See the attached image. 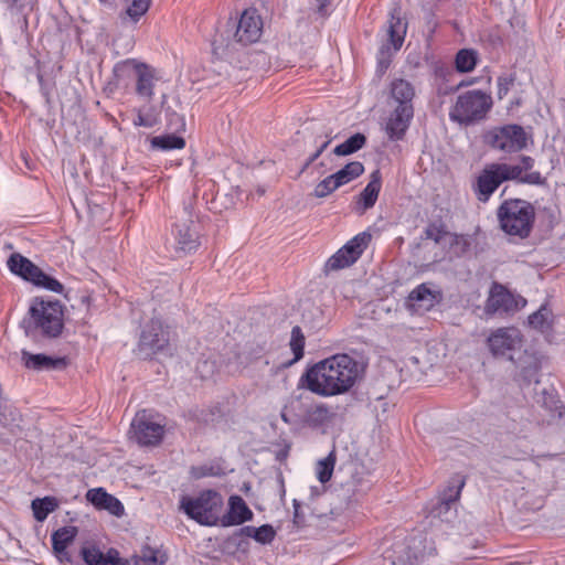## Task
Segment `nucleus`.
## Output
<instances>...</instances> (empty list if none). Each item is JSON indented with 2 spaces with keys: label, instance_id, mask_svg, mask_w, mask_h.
Listing matches in <instances>:
<instances>
[{
  "label": "nucleus",
  "instance_id": "obj_28",
  "mask_svg": "<svg viewBox=\"0 0 565 565\" xmlns=\"http://www.w3.org/2000/svg\"><path fill=\"white\" fill-rule=\"evenodd\" d=\"M77 534V530L74 526H65L57 530L52 535V545L57 557L63 559H68V555L66 548L68 544L75 539Z\"/></svg>",
  "mask_w": 565,
  "mask_h": 565
},
{
  "label": "nucleus",
  "instance_id": "obj_31",
  "mask_svg": "<svg viewBox=\"0 0 565 565\" xmlns=\"http://www.w3.org/2000/svg\"><path fill=\"white\" fill-rule=\"evenodd\" d=\"M363 171L364 167L361 162L352 161L338 172L333 173V175L335 177L338 183L341 186L360 177L363 173Z\"/></svg>",
  "mask_w": 565,
  "mask_h": 565
},
{
  "label": "nucleus",
  "instance_id": "obj_1",
  "mask_svg": "<svg viewBox=\"0 0 565 565\" xmlns=\"http://www.w3.org/2000/svg\"><path fill=\"white\" fill-rule=\"evenodd\" d=\"M362 373V366L354 358L338 353L315 363L306 371L302 381L311 393L333 397L350 392Z\"/></svg>",
  "mask_w": 565,
  "mask_h": 565
},
{
  "label": "nucleus",
  "instance_id": "obj_49",
  "mask_svg": "<svg viewBox=\"0 0 565 565\" xmlns=\"http://www.w3.org/2000/svg\"><path fill=\"white\" fill-rule=\"evenodd\" d=\"M255 532H256V527H254V526H245L242 529V533L248 537L254 539Z\"/></svg>",
  "mask_w": 565,
  "mask_h": 565
},
{
  "label": "nucleus",
  "instance_id": "obj_29",
  "mask_svg": "<svg viewBox=\"0 0 565 565\" xmlns=\"http://www.w3.org/2000/svg\"><path fill=\"white\" fill-rule=\"evenodd\" d=\"M478 61V53L475 50L462 49L455 58L456 70L460 73H469L475 70Z\"/></svg>",
  "mask_w": 565,
  "mask_h": 565
},
{
  "label": "nucleus",
  "instance_id": "obj_52",
  "mask_svg": "<svg viewBox=\"0 0 565 565\" xmlns=\"http://www.w3.org/2000/svg\"><path fill=\"white\" fill-rule=\"evenodd\" d=\"M2 1L9 6H13L17 2V0H2Z\"/></svg>",
  "mask_w": 565,
  "mask_h": 565
},
{
  "label": "nucleus",
  "instance_id": "obj_14",
  "mask_svg": "<svg viewBox=\"0 0 565 565\" xmlns=\"http://www.w3.org/2000/svg\"><path fill=\"white\" fill-rule=\"evenodd\" d=\"M491 145L493 148L505 152H516L525 148L526 134L518 125H508L493 131Z\"/></svg>",
  "mask_w": 565,
  "mask_h": 565
},
{
  "label": "nucleus",
  "instance_id": "obj_13",
  "mask_svg": "<svg viewBox=\"0 0 565 565\" xmlns=\"http://www.w3.org/2000/svg\"><path fill=\"white\" fill-rule=\"evenodd\" d=\"M263 19L256 9L249 8L243 11L238 20L235 40L242 44L257 42L263 34Z\"/></svg>",
  "mask_w": 565,
  "mask_h": 565
},
{
  "label": "nucleus",
  "instance_id": "obj_32",
  "mask_svg": "<svg viewBox=\"0 0 565 565\" xmlns=\"http://www.w3.org/2000/svg\"><path fill=\"white\" fill-rule=\"evenodd\" d=\"M57 507V501L54 498L45 497L43 499H35L32 501V510L34 518L42 522L49 513L53 512Z\"/></svg>",
  "mask_w": 565,
  "mask_h": 565
},
{
  "label": "nucleus",
  "instance_id": "obj_24",
  "mask_svg": "<svg viewBox=\"0 0 565 565\" xmlns=\"http://www.w3.org/2000/svg\"><path fill=\"white\" fill-rule=\"evenodd\" d=\"M82 555L87 565H125L115 550L106 554L94 546L83 547Z\"/></svg>",
  "mask_w": 565,
  "mask_h": 565
},
{
  "label": "nucleus",
  "instance_id": "obj_6",
  "mask_svg": "<svg viewBox=\"0 0 565 565\" xmlns=\"http://www.w3.org/2000/svg\"><path fill=\"white\" fill-rule=\"evenodd\" d=\"M164 418L149 411L138 412L131 422V431L141 445H157L164 435Z\"/></svg>",
  "mask_w": 565,
  "mask_h": 565
},
{
  "label": "nucleus",
  "instance_id": "obj_11",
  "mask_svg": "<svg viewBox=\"0 0 565 565\" xmlns=\"http://www.w3.org/2000/svg\"><path fill=\"white\" fill-rule=\"evenodd\" d=\"M501 175L504 181H516L520 183L539 185L544 182L541 173L534 171V159L522 156L518 163H499Z\"/></svg>",
  "mask_w": 565,
  "mask_h": 565
},
{
  "label": "nucleus",
  "instance_id": "obj_33",
  "mask_svg": "<svg viewBox=\"0 0 565 565\" xmlns=\"http://www.w3.org/2000/svg\"><path fill=\"white\" fill-rule=\"evenodd\" d=\"M167 561L164 554L149 546L143 547L138 555L135 556V565H163Z\"/></svg>",
  "mask_w": 565,
  "mask_h": 565
},
{
  "label": "nucleus",
  "instance_id": "obj_53",
  "mask_svg": "<svg viewBox=\"0 0 565 565\" xmlns=\"http://www.w3.org/2000/svg\"><path fill=\"white\" fill-rule=\"evenodd\" d=\"M281 418H282V420H284L285 423H289V420H288V418H287V416H286L285 414H281Z\"/></svg>",
  "mask_w": 565,
  "mask_h": 565
},
{
  "label": "nucleus",
  "instance_id": "obj_30",
  "mask_svg": "<svg viewBox=\"0 0 565 565\" xmlns=\"http://www.w3.org/2000/svg\"><path fill=\"white\" fill-rule=\"evenodd\" d=\"M366 138L363 134H355L348 138L344 142L338 145L333 152L337 156H349L356 152L365 145Z\"/></svg>",
  "mask_w": 565,
  "mask_h": 565
},
{
  "label": "nucleus",
  "instance_id": "obj_7",
  "mask_svg": "<svg viewBox=\"0 0 565 565\" xmlns=\"http://www.w3.org/2000/svg\"><path fill=\"white\" fill-rule=\"evenodd\" d=\"M8 267L13 274L22 277L28 281H31L35 286L43 287L54 292H61L63 290V286L60 281L45 275L28 258L19 254H13L9 258Z\"/></svg>",
  "mask_w": 565,
  "mask_h": 565
},
{
  "label": "nucleus",
  "instance_id": "obj_54",
  "mask_svg": "<svg viewBox=\"0 0 565 565\" xmlns=\"http://www.w3.org/2000/svg\"><path fill=\"white\" fill-rule=\"evenodd\" d=\"M264 192H265V190H264V189H259V190H258V195H263V194H264Z\"/></svg>",
  "mask_w": 565,
  "mask_h": 565
},
{
  "label": "nucleus",
  "instance_id": "obj_46",
  "mask_svg": "<svg viewBox=\"0 0 565 565\" xmlns=\"http://www.w3.org/2000/svg\"><path fill=\"white\" fill-rule=\"evenodd\" d=\"M330 139L323 141L321 146L317 149V151L310 157L309 161L307 162L306 167L313 162L316 159L320 157V154L323 152V150L329 146Z\"/></svg>",
  "mask_w": 565,
  "mask_h": 565
},
{
  "label": "nucleus",
  "instance_id": "obj_23",
  "mask_svg": "<svg viewBox=\"0 0 565 565\" xmlns=\"http://www.w3.org/2000/svg\"><path fill=\"white\" fill-rule=\"evenodd\" d=\"M462 484L463 483L461 482L448 488L439 503L431 511L434 518L440 519L441 521H450L454 515Z\"/></svg>",
  "mask_w": 565,
  "mask_h": 565
},
{
  "label": "nucleus",
  "instance_id": "obj_25",
  "mask_svg": "<svg viewBox=\"0 0 565 565\" xmlns=\"http://www.w3.org/2000/svg\"><path fill=\"white\" fill-rule=\"evenodd\" d=\"M174 238L177 248L184 253H191L199 246L198 233L188 223L175 225Z\"/></svg>",
  "mask_w": 565,
  "mask_h": 565
},
{
  "label": "nucleus",
  "instance_id": "obj_34",
  "mask_svg": "<svg viewBox=\"0 0 565 565\" xmlns=\"http://www.w3.org/2000/svg\"><path fill=\"white\" fill-rule=\"evenodd\" d=\"M151 146L160 150L182 149L185 141L182 137L175 135L158 136L151 139Z\"/></svg>",
  "mask_w": 565,
  "mask_h": 565
},
{
  "label": "nucleus",
  "instance_id": "obj_51",
  "mask_svg": "<svg viewBox=\"0 0 565 565\" xmlns=\"http://www.w3.org/2000/svg\"><path fill=\"white\" fill-rule=\"evenodd\" d=\"M558 415H559V418L565 419V405H562V406L559 407V413H558Z\"/></svg>",
  "mask_w": 565,
  "mask_h": 565
},
{
  "label": "nucleus",
  "instance_id": "obj_19",
  "mask_svg": "<svg viewBox=\"0 0 565 565\" xmlns=\"http://www.w3.org/2000/svg\"><path fill=\"white\" fill-rule=\"evenodd\" d=\"M413 116L414 110L392 107V111L385 122V131L390 139H402L409 127Z\"/></svg>",
  "mask_w": 565,
  "mask_h": 565
},
{
  "label": "nucleus",
  "instance_id": "obj_27",
  "mask_svg": "<svg viewBox=\"0 0 565 565\" xmlns=\"http://www.w3.org/2000/svg\"><path fill=\"white\" fill-rule=\"evenodd\" d=\"M380 190L381 175L379 171H375L372 173L370 182L366 184L358 199V205L362 212L375 204Z\"/></svg>",
  "mask_w": 565,
  "mask_h": 565
},
{
  "label": "nucleus",
  "instance_id": "obj_45",
  "mask_svg": "<svg viewBox=\"0 0 565 565\" xmlns=\"http://www.w3.org/2000/svg\"><path fill=\"white\" fill-rule=\"evenodd\" d=\"M199 374L201 377H209L214 372V364L210 363L207 361H204L202 364L198 365L196 367Z\"/></svg>",
  "mask_w": 565,
  "mask_h": 565
},
{
  "label": "nucleus",
  "instance_id": "obj_8",
  "mask_svg": "<svg viewBox=\"0 0 565 565\" xmlns=\"http://www.w3.org/2000/svg\"><path fill=\"white\" fill-rule=\"evenodd\" d=\"M115 72L117 74L131 72L136 77V93L147 99L153 97L158 76L156 70L148 64L129 58L116 64Z\"/></svg>",
  "mask_w": 565,
  "mask_h": 565
},
{
  "label": "nucleus",
  "instance_id": "obj_17",
  "mask_svg": "<svg viewBox=\"0 0 565 565\" xmlns=\"http://www.w3.org/2000/svg\"><path fill=\"white\" fill-rule=\"evenodd\" d=\"M439 300V292L427 284L416 287L407 297V307L415 312L427 311Z\"/></svg>",
  "mask_w": 565,
  "mask_h": 565
},
{
  "label": "nucleus",
  "instance_id": "obj_15",
  "mask_svg": "<svg viewBox=\"0 0 565 565\" xmlns=\"http://www.w3.org/2000/svg\"><path fill=\"white\" fill-rule=\"evenodd\" d=\"M499 163L487 164L479 173L475 183V192L479 201L487 202L499 185L504 182Z\"/></svg>",
  "mask_w": 565,
  "mask_h": 565
},
{
  "label": "nucleus",
  "instance_id": "obj_39",
  "mask_svg": "<svg viewBox=\"0 0 565 565\" xmlns=\"http://www.w3.org/2000/svg\"><path fill=\"white\" fill-rule=\"evenodd\" d=\"M335 459L332 454L327 458L319 460L316 467L317 478L321 483H326L331 479Z\"/></svg>",
  "mask_w": 565,
  "mask_h": 565
},
{
  "label": "nucleus",
  "instance_id": "obj_5",
  "mask_svg": "<svg viewBox=\"0 0 565 565\" xmlns=\"http://www.w3.org/2000/svg\"><path fill=\"white\" fill-rule=\"evenodd\" d=\"M30 323L47 337H57L63 329V308L57 300L34 299L29 308Z\"/></svg>",
  "mask_w": 565,
  "mask_h": 565
},
{
  "label": "nucleus",
  "instance_id": "obj_10",
  "mask_svg": "<svg viewBox=\"0 0 565 565\" xmlns=\"http://www.w3.org/2000/svg\"><path fill=\"white\" fill-rule=\"evenodd\" d=\"M522 339L518 329L500 328L490 334L488 345L495 356H507L514 361V353L521 349Z\"/></svg>",
  "mask_w": 565,
  "mask_h": 565
},
{
  "label": "nucleus",
  "instance_id": "obj_21",
  "mask_svg": "<svg viewBox=\"0 0 565 565\" xmlns=\"http://www.w3.org/2000/svg\"><path fill=\"white\" fill-rule=\"evenodd\" d=\"M86 499L96 509L105 510L117 518L122 516L125 508L122 503L114 495L107 493L103 488H94L87 491Z\"/></svg>",
  "mask_w": 565,
  "mask_h": 565
},
{
  "label": "nucleus",
  "instance_id": "obj_3",
  "mask_svg": "<svg viewBox=\"0 0 565 565\" xmlns=\"http://www.w3.org/2000/svg\"><path fill=\"white\" fill-rule=\"evenodd\" d=\"M492 106L489 94L472 89L460 94L449 111V118L460 125H471L482 120Z\"/></svg>",
  "mask_w": 565,
  "mask_h": 565
},
{
  "label": "nucleus",
  "instance_id": "obj_35",
  "mask_svg": "<svg viewBox=\"0 0 565 565\" xmlns=\"http://www.w3.org/2000/svg\"><path fill=\"white\" fill-rule=\"evenodd\" d=\"M552 312L546 306H542L536 312L529 317V323L541 332H546L551 328Z\"/></svg>",
  "mask_w": 565,
  "mask_h": 565
},
{
  "label": "nucleus",
  "instance_id": "obj_50",
  "mask_svg": "<svg viewBox=\"0 0 565 565\" xmlns=\"http://www.w3.org/2000/svg\"><path fill=\"white\" fill-rule=\"evenodd\" d=\"M299 502L297 500H294V509H295V513H294V518H295V522H298V519H299Z\"/></svg>",
  "mask_w": 565,
  "mask_h": 565
},
{
  "label": "nucleus",
  "instance_id": "obj_16",
  "mask_svg": "<svg viewBox=\"0 0 565 565\" xmlns=\"http://www.w3.org/2000/svg\"><path fill=\"white\" fill-rule=\"evenodd\" d=\"M415 95V87L411 82L403 78L394 79L390 85L388 105L414 110L413 100Z\"/></svg>",
  "mask_w": 565,
  "mask_h": 565
},
{
  "label": "nucleus",
  "instance_id": "obj_12",
  "mask_svg": "<svg viewBox=\"0 0 565 565\" xmlns=\"http://www.w3.org/2000/svg\"><path fill=\"white\" fill-rule=\"evenodd\" d=\"M525 305L526 300L523 297L511 294L502 285L493 284L487 300L486 311L491 313H508L520 310Z\"/></svg>",
  "mask_w": 565,
  "mask_h": 565
},
{
  "label": "nucleus",
  "instance_id": "obj_44",
  "mask_svg": "<svg viewBox=\"0 0 565 565\" xmlns=\"http://www.w3.org/2000/svg\"><path fill=\"white\" fill-rule=\"evenodd\" d=\"M511 84H512V79H510L509 77L501 76L498 78V96H499V98H503V96L508 94Z\"/></svg>",
  "mask_w": 565,
  "mask_h": 565
},
{
  "label": "nucleus",
  "instance_id": "obj_20",
  "mask_svg": "<svg viewBox=\"0 0 565 565\" xmlns=\"http://www.w3.org/2000/svg\"><path fill=\"white\" fill-rule=\"evenodd\" d=\"M335 417V407L319 403L307 408L303 422L312 428H326L334 423Z\"/></svg>",
  "mask_w": 565,
  "mask_h": 565
},
{
  "label": "nucleus",
  "instance_id": "obj_9",
  "mask_svg": "<svg viewBox=\"0 0 565 565\" xmlns=\"http://www.w3.org/2000/svg\"><path fill=\"white\" fill-rule=\"evenodd\" d=\"M370 241L371 234L367 232L359 233L328 259L327 267L329 269H341L352 265L362 255Z\"/></svg>",
  "mask_w": 565,
  "mask_h": 565
},
{
  "label": "nucleus",
  "instance_id": "obj_55",
  "mask_svg": "<svg viewBox=\"0 0 565 565\" xmlns=\"http://www.w3.org/2000/svg\"><path fill=\"white\" fill-rule=\"evenodd\" d=\"M102 2H107L108 0H100Z\"/></svg>",
  "mask_w": 565,
  "mask_h": 565
},
{
  "label": "nucleus",
  "instance_id": "obj_22",
  "mask_svg": "<svg viewBox=\"0 0 565 565\" xmlns=\"http://www.w3.org/2000/svg\"><path fill=\"white\" fill-rule=\"evenodd\" d=\"M228 505L227 514L221 520L223 526L239 525L252 520L253 512L241 497L232 495L228 500Z\"/></svg>",
  "mask_w": 565,
  "mask_h": 565
},
{
  "label": "nucleus",
  "instance_id": "obj_2",
  "mask_svg": "<svg viewBox=\"0 0 565 565\" xmlns=\"http://www.w3.org/2000/svg\"><path fill=\"white\" fill-rule=\"evenodd\" d=\"M224 501L214 490H205L198 495H182L179 509L189 519L204 526H214L220 522Z\"/></svg>",
  "mask_w": 565,
  "mask_h": 565
},
{
  "label": "nucleus",
  "instance_id": "obj_47",
  "mask_svg": "<svg viewBox=\"0 0 565 565\" xmlns=\"http://www.w3.org/2000/svg\"><path fill=\"white\" fill-rule=\"evenodd\" d=\"M134 125L137 127H151L152 122L139 113L136 119L134 120Z\"/></svg>",
  "mask_w": 565,
  "mask_h": 565
},
{
  "label": "nucleus",
  "instance_id": "obj_41",
  "mask_svg": "<svg viewBox=\"0 0 565 565\" xmlns=\"http://www.w3.org/2000/svg\"><path fill=\"white\" fill-rule=\"evenodd\" d=\"M518 366L521 369L523 376L531 381L533 380L539 370V363L532 355L524 353L522 359H519Z\"/></svg>",
  "mask_w": 565,
  "mask_h": 565
},
{
  "label": "nucleus",
  "instance_id": "obj_37",
  "mask_svg": "<svg viewBox=\"0 0 565 565\" xmlns=\"http://www.w3.org/2000/svg\"><path fill=\"white\" fill-rule=\"evenodd\" d=\"M20 419L19 412L7 401H0V424L4 427L15 425Z\"/></svg>",
  "mask_w": 565,
  "mask_h": 565
},
{
  "label": "nucleus",
  "instance_id": "obj_42",
  "mask_svg": "<svg viewBox=\"0 0 565 565\" xmlns=\"http://www.w3.org/2000/svg\"><path fill=\"white\" fill-rule=\"evenodd\" d=\"M338 188H340V184L335 177L331 174L316 185L313 193L317 198H324Z\"/></svg>",
  "mask_w": 565,
  "mask_h": 565
},
{
  "label": "nucleus",
  "instance_id": "obj_48",
  "mask_svg": "<svg viewBox=\"0 0 565 565\" xmlns=\"http://www.w3.org/2000/svg\"><path fill=\"white\" fill-rule=\"evenodd\" d=\"M444 239H445V241H447V242H449V243L455 242V243H456V245H458V246H459V245H461L462 247H465V246H466V241H465V238H463V237H458V236H452V235H446V236L444 237Z\"/></svg>",
  "mask_w": 565,
  "mask_h": 565
},
{
  "label": "nucleus",
  "instance_id": "obj_18",
  "mask_svg": "<svg viewBox=\"0 0 565 565\" xmlns=\"http://www.w3.org/2000/svg\"><path fill=\"white\" fill-rule=\"evenodd\" d=\"M169 341L170 331L162 326L160 320H152L147 324L140 337L141 344L154 352L163 350Z\"/></svg>",
  "mask_w": 565,
  "mask_h": 565
},
{
  "label": "nucleus",
  "instance_id": "obj_4",
  "mask_svg": "<svg viewBox=\"0 0 565 565\" xmlns=\"http://www.w3.org/2000/svg\"><path fill=\"white\" fill-rule=\"evenodd\" d=\"M501 228L509 235L526 237L532 227L534 211L523 200H510L502 203L498 211Z\"/></svg>",
  "mask_w": 565,
  "mask_h": 565
},
{
  "label": "nucleus",
  "instance_id": "obj_40",
  "mask_svg": "<svg viewBox=\"0 0 565 565\" xmlns=\"http://www.w3.org/2000/svg\"><path fill=\"white\" fill-rule=\"evenodd\" d=\"M150 3L151 0H132L126 9V17L132 22H138L149 10Z\"/></svg>",
  "mask_w": 565,
  "mask_h": 565
},
{
  "label": "nucleus",
  "instance_id": "obj_36",
  "mask_svg": "<svg viewBox=\"0 0 565 565\" xmlns=\"http://www.w3.org/2000/svg\"><path fill=\"white\" fill-rule=\"evenodd\" d=\"M289 348L294 355L291 363L298 362L302 359L305 349V335L299 327H294L291 330Z\"/></svg>",
  "mask_w": 565,
  "mask_h": 565
},
{
  "label": "nucleus",
  "instance_id": "obj_38",
  "mask_svg": "<svg viewBox=\"0 0 565 565\" xmlns=\"http://www.w3.org/2000/svg\"><path fill=\"white\" fill-rule=\"evenodd\" d=\"M24 364L29 369L42 370L54 367V361L44 354H23Z\"/></svg>",
  "mask_w": 565,
  "mask_h": 565
},
{
  "label": "nucleus",
  "instance_id": "obj_43",
  "mask_svg": "<svg viewBox=\"0 0 565 565\" xmlns=\"http://www.w3.org/2000/svg\"><path fill=\"white\" fill-rule=\"evenodd\" d=\"M275 531L271 525L264 524L256 527L254 540L260 544H269L275 539Z\"/></svg>",
  "mask_w": 565,
  "mask_h": 565
},
{
  "label": "nucleus",
  "instance_id": "obj_26",
  "mask_svg": "<svg viewBox=\"0 0 565 565\" xmlns=\"http://www.w3.org/2000/svg\"><path fill=\"white\" fill-rule=\"evenodd\" d=\"M407 25L401 17L399 9H393L388 20V35L395 51L399 50L403 45Z\"/></svg>",
  "mask_w": 565,
  "mask_h": 565
}]
</instances>
